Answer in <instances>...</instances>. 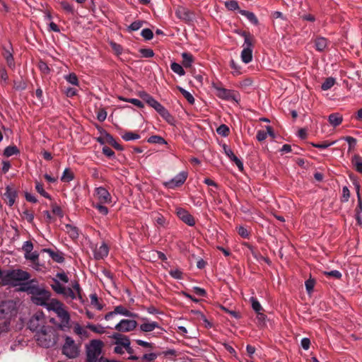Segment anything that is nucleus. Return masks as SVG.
Instances as JSON below:
<instances>
[{"label": "nucleus", "mask_w": 362, "mask_h": 362, "mask_svg": "<svg viewBox=\"0 0 362 362\" xmlns=\"http://www.w3.org/2000/svg\"><path fill=\"white\" fill-rule=\"evenodd\" d=\"M18 290L30 295L31 301L34 304L40 306L45 305L51 296L49 291L46 290L43 286H39L38 281L36 279L24 282L21 285Z\"/></svg>", "instance_id": "1"}, {"label": "nucleus", "mask_w": 362, "mask_h": 362, "mask_svg": "<svg viewBox=\"0 0 362 362\" xmlns=\"http://www.w3.org/2000/svg\"><path fill=\"white\" fill-rule=\"evenodd\" d=\"M37 344L42 348H51L56 345L58 341V333L52 326H47L34 334Z\"/></svg>", "instance_id": "2"}, {"label": "nucleus", "mask_w": 362, "mask_h": 362, "mask_svg": "<svg viewBox=\"0 0 362 362\" xmlns=\"http://www.w3.org/2000/svg\"><path fill=\"white\" fill-rule=\"evenodd\" d=\"M30 274L21 269H12L4 272L2 284L17 286L30 281Z\"/></svg>", "instance_id": "3"}, {"label": "nucleus", "mask_w": 362, "mask_h": 362, "mask_svg": "<svg viewBox=\"0 0 362 362\" xmlns=\"http://www.w3.org/2000/svg\"><path fill=\"white\" fill-rule=\"evenodd\" d=\"M103 346V342L99 339H92L86 344L87 362H99Z\"/></svg>", "instance_id": "4"}, {"label": "nucleus", "mask_w": 362, "mask_h": 362, "mask_svg": "<svg viewBox=\"0 0 362 362\" xmlns=\"http://www.w3.org/2000/svg\"><path fill=\"white\" fill-rule=\"evenodd\" d=\"M49 310H53L63 322H68L70 320L69 313L64 309L63 304L57 299H52L44 305Z\"/></svg>", "instance_id": "5"}, {"label": "nucleus", "mask_w": 362, "mask_h": 362, "mask_svg": "<svg viewBox=\"0 0 362 362\" xmlns=\"http://www.w3.org/2000/svg\"><path fill=\"white\" fill-rule=\"evenodd\" d=\"M241 35L244 37V43L241 52V60L245 64L250 63L252 59V38L245 32H243Z\"/></svg>", "instance_id": "6"}, {"label": "nucleus", "mask_w": 362, "mask_h": 362, "mask_svg": "<svg viewBox=\"0 0 362 362\" xmlns=\"http://www.w3.org/2000/svg\"><path fill=\"white\" fill-rule=\"evenodd\" d=\"M46 318L42 312L36 313L28 322V328L35 334L47 327Z\"/></svg>", "instance_id": "7"}, {"label": "nucleus", "mask_w": 362, "mask_h": 362, "mask_svg": "<svg viewBox=\"0 0 362 362\" xmlns=\"http://www.w3.org/2000/svg\"><path fill=\"white\" fill-rule=\"evenodd\" d=\"M79 351V346L74 340L71 337L66 336L62 346V353L70 358H74L78 356Z\"/></svg>", "instance_id": "8"}, {"label": "nucleus", "mask_w": 362, "mask_h": 362, "mask_svg": "<svg viewBox=\"0 0 362 362\" xmlns=\"http://www.w3.org/2000/svg\"><path fill=\"white\" fill-rule=\"evenodd\" d=\"M188 176L187 171H181L176 175L173 178L163 183L165 187L168 189H175L182 186L186 181Z\"/></svg>", "instance_id": "9"}, {"label": "nucleus", "mask_w": 362, "mask_h": 362, "mask_svg": "<svg viewBox=\"0 0 362 362\" xmlns=\"http://www.w3.org/2000/svg\"><path fill=\"white\" fill-rule=\"evenodd\" d=\"M136 325L137 322L134 320L123 319L115 325V329L118 332H127L134 330Z\"/></svg>", "instance_id": "10"}, {"label": "nucleus", "mask_w": 362, "mask_h": 362, "mask_svg": "<svg viewBox=\"0 0 362 362\" xmlns=\"http://www.w3.org/2000/svg\"><path fill=\"white\" fill-rule=\"evenodd\" d=\"M95 195L101 204H109L112 202V197L110 192L104 187H96Z\"/></svg>", "instance_id": "11"}, {"label": "nucleus", "mask_w": 362, "mask_h": 362, "mask_svg": "<svg viewBox=\"0 0 362 362\" xmlns=\"http://www.w3.org/2000/svg\"><path fill=\"white\" fill-rule=\"evenodd\" d=\"M112 338L115 339L114 352L120 355L123 354L126 351L121 344L125 342L124 339H129V337L119 333H114Z\"/></svg>", "instance_id": "12"}, {"label": "nucleus", "mask_w": 362, "mask_h": 362, "mask_svg": "<svg viewBox=\"0 0 362 362\" xmlns=\"http://www.w3.org/2000/svg\"><path fill=\"white\" fill-rule=\"evenodd\" d=\"M176 214L180 219H181L184 223H185L188 226H194L195 221L194 217L186 209L180 207L177 208Z\"/></svg>", "instance_id": "13"}, {"label": "nucleus", "mask_w": 362, "mask_h": 362, "mask_svg": "<svg viewBox=\"0 0 362 362\" xmlns=\"http://www.w3.org/2000/svg\"><path fill=\"white\" fill-rule=\"evenodd\" d=\"M153 109L168 122L170 123L171 120H173V117L169 111L158 101L153 107Z\"/></svg>", "instance_id": "14"}, {"label": "nucleus", "mask_w": 362, "mask_h": 362, "mask_svg": "<svg viewBox=\"0 0 362 362\" xmlns=\"http://www.w3.org/2000/svg\"><path fill=\"white\" fill-rule=\"evenodd\" d=\"M144 320L145 322L141 324L139 327L141 331L144 332H149L154 330L156 328L160 329V330H163L158 322L149 321L147 319H144Z\"/></svg>", "instance_id": "15"}, {"label": "nucleus", "mask_w": 362, "mask_h": 362, "mask_svg": "<svg viewBox=\"0 0 362 362\" xmlns=\"http://www.w3.org/2000/svg\"><path fill=\"white\" fill-rule=\"evenodd\" d=\"M108 246L105 243H103L100 246L95 249L94 257L95 259H102L106 257L108 255Z\"/></svg>", "instance_id": "16"}, {"label": "nucleus", "mask_w": 362, "mask_h": 362, "mask_svg": "<svg viewBox=\"0 0 362 362\" xmlns=\"http://www.w3.org/2000/svg\"><path fill=\"white\" fill-rule=\"evenodd\" d=\"M16 192L10 188L9 187H6V192L4 193V199L6 200L7 204L11 206L16 200Z\"/></svg>", "instance_id": "17"}, {"label": "nucleus", "mask_w": 362, "mask_h": 362, "mask_svg": "<svg viewBox=\"0 0 362 362\" xmlns=\"http://www.w3.org/2000/svg\"><path fill=\"white\" fill-rule=\"evenodd\" d=\"M125 342H122L123 348H125L126 352L129 354L128 359L136 360L139 358L134 354V349L131 346V342L129 339H124Z\"/></svg>", "instance_id": "18"}, {"label": "nucleus", "mask_w": 362, "mask_h": 362, "mask_svg": "<svg viewBox=\"0 0 362 362\" xmlns=\"http://www.w3.org/2000/svg\"><path fill=\"white\" fill-rule=\"evenodd\" d=\"M44 252L48 253L50 257L57 263H62L64 262V257L62 252H54L52 249H44Z\"/></svg>", "instance_id": "19"}, {"label": "nucleus", "mask_w": 362, "mask_h": 362, "mask_svg": "<svg viewBox=\"0 0 362 362\" xmlns=\"http://www.w3.org/2000/svg\"><path fill=\"white\" fill-rule=\"evenodd\" d=\"M328 121L331 125L335 127L341 124L343 118L339 113H332L329 115Z\"/></svg>", "instance_id": "20"}, {"label": "nucleus", "mask_w": 362, "mask_h": 362, "mask_svg": "<svg viewBox=\"0 0 362 362\" xmlns=\"http://www.w3.org/2000/svg\"><path fill=\"white\" fill-rule=\"evenodd\" d=\"M315 47L318 52H323L327 47V40L322 37H317L315 40Z\"/></svg>", "instance_id": "21"}, {"label": "nucleus", "mask_w": 362, "mask_h": 362, "mask_svg": "<svg viewBox=\"0 0 362 362\" xmlns=\"http://www.w3.org/2000/svg\"><path fill=\"white\" fill-rule=\"evenodd\" d=\"M239 13H240L242 16H244L247 18V19L253 25H258L259 21L256 16L254 13L246 11V10H239Z\"/></svg>", "instance_id": "22"}, {"label": "nucleus", "mask_w": 362, "mask_h": 362, "mask_svg": "<svg viewBox=\"0 0 362 362\" xmlns=\"http://www.w3.org/2000/svg\"><path fill=\"white\" fill-rule=\"evenodd\" d=\"M182 57L183 66H185V68L191 67L194 62L192 55L187 52H183L182 54Z\"/></svg>", "instance_id": "23"}, {"label": "nucleus", "mask_w": 362, "mask_h": 362, "mask_svg": "<svg viewBox=\"0 0 362 362\" xmlns=\"http://www.w3.org/2000/svg\"><path fill=\"white\" fill-rule=\"evenodd\" d=\"M215 89L218 92V96L223 99H229L231 97V92L230 90L226 89L224 88H220L216 86H214Z\"/></svg>", "instance_id": "24"}, {"label": "nucleus", "mask_w": 362, "mask_h": 362, "mask_svg": "<svg viewBox=\"0 0 362 362\" xmlns=\"http://www.w3.org/2000/svg\"><path fill=\"white\" fill-rule=\"evenodd\" d=\"M351 162L356 171L362 173V158L358 155H354Z\"/></svg>", "instance_id": "25"}, {"label": "nucleus", "mask_w": 362, "mask_h": 362, "mask_svg": "<svg viewBox=\"0 0 362 362\" xmlns=\"http://www.w3.org/2000/svg\"><path fill=\"white\" fill-rule=\"evenodd\" d=\"M175 15L182 20H187L189 18L188 11L184 7H178L175 11Z\"/></svg>", "instance_id": "26"}, {"label": "nucleus", "mask_w": 362, "mask_h": 362, "mask_svg": "<svg viewBox=\"0 0 362 362\" xmlns=\"http://www.w3.org/2000/svg\"><path fill=\"white\" fill-rule=\"evenodd\" d=\"M39 254L37 252H30V253H25V258L33 262L35 264L34 268L38 269L39 263L37 262Z\"/></svg>", "instance_id": "27"}, {"label": "nucleus", "mask_w": 362, "mask_h": 362, "mask_svg": "<svg viewBox=\"0 0 362 362\" xmlns=\"http://www.w3.org/2000/svg\"><path fill=\"white\" fill-rule=\"evenodd\" d=\"M170 68L172 71L179 75L180 76H182L185 74V71L180 64L176 62H172L170 64Z\"/></svg>", "instance_id": "28"}, {"label": "nucleus", "mask_w": 362, "mask_h": 362, "mask_svg": "<svg viewBox=\"0 0 362 362\" xmlns=\"http://www.w3.org/2000/svg\"><path fill=\"white\" fill-rule=\"evenodd\" d=\"M147 141L150 144H167V141L158 135L151 136L148 138Z\"/></svg>", "instance_id": "29"}, {"label": "nucleus", "mask_w": 362, "mask_h": 362, "mask_svg": "<svg viewBox=\"0 0 362 362\" xmlns=\"http://www.w3.org/2000/svg\"><path fill=\"white\" fill-rule=\"evenodd\" d=\"M19 153V150L16 146H7L4 151V155L6 157H10L13 155H17Z\"/></svg>", "instance_id": "30"}, {"label": "nucleus", "mask_w": 362, "mask_h": 362, "mask_svg": "<svg viewBox=\"0 0 362 362\" xmlns=\"http://www.w3.org/2000/svg\"><path fill=\"white\" fill-rule=\"evenodd\" d=\"M106 139H107V141L110 145H112L115 149H117L118 151H123L124 150L123 147L119 144H118L116 141V140L113 138V136H111L110 134H106Z\"/></svg>", "instance_id": "31"}, {"label": "nucleus", "mask_w": 362, "mask_h": 362, "mask_svg": "<svg viewBox=\"0 0 362 362\" xmlns=\"http://www.w3.org/2000/svg\"><path fill=\"white\" fill-rule=\"evenodd\" d=\"M74 174L71 171V170L69 168H66L64 170L63 174L61 177V180L63 182H69L71 181L74 179Z\"/></svg>", "instance_id": "32"}, {"label": "nucleus", "mask_w": 362, "mask_h": 362, "mask_svg": "<svg viewBox=\"0 0 362 362\" xmlns=\"http://www.w3.org/2000/svg\"><path fill=\"white\" fill-rule=\"evenodd\" d=\"M177 88L189 104L192 105L194 103V98L189 91L182 87H177Z\"/></svg>", "instance_id": "33"}, {"label": "nucleus", "mask_w": 362, "mask_h": 362, "mask_svg": "<svg viewBox=\"0 0 362 362\" xmlns=\"http://www.w3.org/2000/svg\"><path fill=\"white\" fill-rule=\"evenodd\" d=\"M4 57L5 59L6 60V62L10 67L14 66V62H13V57L12 52L10 51V49H4Z\"/></svg>", "instance_id": "34"}, {"label": "nucleus", "mask_w": 362, "mask_h": 362, "mask_svg": "<svg viewBox=\"0 0 362 362\" xmlns=\"http://www.w3.org/2000/svg\"><path fill=\"white\" fill-rule=\"evenodd\" d=\"M335 83V79L332 77H329L325 79L321 86V88L323 90H327L330 89Z\"/></svg>", "instance_id": "35"}, {"label": "nucleus", "mask_w": 362, "mask_h": 362, "mask_svg": "<svg viewBox=\"0 0 362 362\" xmlns=\"http://www.w3.org/2000/svg\"><path fill=\"white\" fill-rule=\"evenodd\" d=\"M140 137L141 136L139 134L132 132H127L124 133L123 135H122V138L126 141L136 140L140 139Z\"/></svg>", "instance_id": "36"}, {"label": "nucleus", "mask_w": 362, "mask_h": 362, "mask_svg": "<svg viewBox=\"0 0 362 362\" xmlns=\"http://www.w3.org/2000/svg\"><path fill=\"white\" fill-rule=\"evenodd\" d=\"M159 354L171 360H175L177 356V351L175 349H168L159 353Z\"/></svg>", "instance_id": "37"}, {"label": "nucleus", "mask_w": 362, "mask_h": 362, "mask_svg": "<svg viewBox=\"0 0 362 362\" xmlns=\"http://www.w3.org/2000/svg\"><path fill=\"white\" fill-rule=\"evenodd\" d=\"M54 284L51 285L52 288L57 293L62 294L64 286H63L58 279H53Z\"/></svg>", "instance_id": "38"}, {"label": "nucleus", "mask_w": 362, "mask_h": 362, "mask_svg": "<svg viewBox=\"0 0 362 362\" xmlns=\"http://www.w3.org/2000/svg\"><path fill=\"white\" fill-rule=\"evenodd\" d=\"M169 274L170 275L171 277H173L175 279L180 280L183 279L182 271L177 268L170 269L169 271Z\"/></svg>", "instance_id": "39"}, {"label": "nucleus", "mask_w": 362, "mask_h": 362, "mask_svg": "<svg viewBox=\"0 0 362 362\" xmlns=\"http://www.w3.org/2000/svg\"><path fill=\"white\" fill-rule=\"evenodd\" d=\"M35 189L42 197L47 198V199H51V197L49 196V194L47 192H45V190L44 189L43 185L42 183H40L39 182H36Z\"/></svg>", "instance_id": "40"}, {"label": "nucleus", "mask_w": 362, "mask_h": 362, "mask_svg": "<svg viewBox=\"0 0 362 362\" xmlns=\"http://www.w3.org/2000/svg\"><path fill=\"white\" fill-rule=\"evenodd\" d=\"M119 98L120 100L130 103L134 105L135 106H136V107H138L139 108L144 107L143 103L141 100H139V99H136V98H122V97H119Z\"/></svg>", "instance_id": "41"}, {"label": "nucleus", "mask_w": 362, "mask_h": 362, "mask_svg": "<svg viewBox=\"0 0 362 362\" xmlns=\"http://www.w3.org/2000/svg\"><path fill=\"white\" fill-rule=\"evenodd\" d=\"M65 298H69L71 300L76 299L77 298L76 293L74 292V291L68 287H65L64 289V292L62 294Z\"/></svg>", "instance_id": "42"}, {"label": "nucleus", "mask_w": 362, "mask_h": 362, "mask_svg": "<svg viewBox=\"0 0 362 362\" xmlns=\"http://www.w3.org/2000/svg\"><path fill=\"white\" fill-rule=\"evenodd\" d=\"M230 129L228 127L226 124H221L217 129L216 132L218 134L222 136H227L229 134Z\"/></svg>", "instance_id": "43"}, {"label": "nucleus", "mask_w": 362, "mask_h": 362, "mask_svg": "<svg viewBox=\"0 0 362 362\" xmlns=\"http://www.w3.org/2000/svg\"><path fill=\"white\" fill-rule=\"evenodd\" d=\"M64 78L69 83H71L74 86H78V80L77 76L75 74H74V73L69 74L65 76Z\"/></svg>", "instance_id": "44"}, {"label": "nucleus", "mask_w": 362, "mask_h": 362, "mask_svg": "<svg viewBox=\"0 0 362 362\" xmlns=\"http://www.w3.org/2000/svg\"><path fill=\"white\" fill-rule=\"evenodd\" d=\"M104 204H101L100 202L97 204H93V206L95 208L100 214L102 215H107L109 212L108 209L103 205Z\"/></svg>", "instance_id": "45"}, {"label": "nucleus", "mask_w": 362, "mask_h": 362, "mask_svg": "<svg viewBox=\"0 0 362 362\" xmlns=\"http://www.w3.org/2000/svg\"><path fill=\"white\" fill-rule=\"evenodd\" d=\"M159 356V353L145 354L143 355L141 359L148 362H153Z\"/></svg>", "instance_id": "46"}, {"label": "nucleus", "mask_w": 362, "mask_h": 362, "mask_svg": "<svg viewBox=\"0 0 362 362\" xmlns=\"http://www.w3.org/2000/svg\"><path fill=\"white\" fill-rule=\"evenodd\" d=\"M66 232L72 238H78V233L76 227L72 226L69 224L66 225Z\"/></svg>", "instance_id": "47"}, {"label": "nucleus", "mask_w": 362, "mask_h": 362, "mask_svg": "<svg viewBox=\"0 0 362 362\" xmlns=\"http://www.w3.org/2000/svg\"><path fill=\"white\" fill-rule=\"evenodd\" d=\"M143 21H134L131 25L128 27L127 30L129 32L132 31H136L139 30L141 26L143 25Z\"/></svg>", "instance_id": "48"}, {"label": "nucleus", "mask_w": 362, "mask_h": 362, "mask_svg": "<svg viewBox=\"0 0 362 362\" xmlns=\"http://www.w3.org/2000/svg\"><path fill=\"white\" fill-rule=\"evenodd\" d=\"M90 299L91 305H94L99 310L103 309V305L99 303L98 296L95 293L91 294Z\"/></svg>", "instance_id": "49"}, {"label": "nucleus", "mask_w": 362, "mask_h": 362, "mask_svg": "<svg viewBox=\"0 0 362 362\" xmlns=\"http://www.w3.org/2000/svg\"><path fill=\"white\" fill-rule=\"evenodd\" d=\"M225 6L230 11H235L239 9L238 3L234 0L226 1Z\"/></svg>", "instance_id": "50"}, {"label": "nucleus", "mask_w": 362, "mask_h": 362, "mask_svg": "<svg viewBox=\"0 0 362 362\" xmlns=\"http://www.w3.org/2000/svg\"><path fill=\"white\" fill-rule=\"evenodd\" d=\"M252 309L256 312H260L262 310V307L258 300L254 297L250 298Z\"/></svg>", "instance_id": "51"}, {"label": "nucleus", "mask_w": 362, "mask_h": 362, "mask_svg": "<svg viewBox=\"0 0 362 362\" xmlns=\"http://www.w3.org/2000/svg\"><path fill=\"white\" fill-rule=\"evenodd\" d=\"M62 8L68 13L74 14V8L72 4H69L67 1H62L60 3Z\"/></svg>", "instance_id": "52"}, {"label": "nucleus", "mask_w": 362, "mask_h": 362, "mask_svg": "<svg viewBox=\"0 0 362 362\" xmlns=\"http://www.w3.org/2000/svg\"><path fill=\"white\" fill-rule=\"evenodd\" d=\"M336 143H337V141H333L331 142L326 141H323L321 144H312V145L314 147L317 148L325 149V148L334 145Z\"/></svg>", "instance_id": "53"}, {"label": "nucleus", "mask_w": 362, "mask_h": 362, "mask_svg": "<svg viewBox=\"0 0 362 362\" xmlns=\"http://www.w3.org/2000/svg\"><path fill=\"white\" fill-rule=\"evenodd\" d=\"M110 45L117 55H120L122 53L123 49L119 44L111 41Z\"/></svg>", "instance_id": "54"}, {"label": "nucleus", "mask_w": 362, "mask_h": 362, "mask_svg": "<svg viewBox=\"0 0 362 362\" xmlns=\"http://www.w3.org/2000/svg\"><path fill=\"white\" fill-rule=\"evenodd\" d=\"M114 312L115 313V315L116 314H120V315H124V316H129L130 315L129 311L128 310H127L125 308H124L123 306H122V305L116 306L115 310H114Z\"/></svg>", "instance_id": "55"}, {"label": "nucleus", "mask_w": 362, "mask_h": 362, "mask_svg": "<svg viewBox=\"0 0 362 362\" xmlns=\"http://www.w3.org/2000/svg\"><path fill=\"white\" fill-rule=\"evenodd\" d=\"M141 35L146 40H150L153 37V33L152 30L149 28L143 29Z\"/></svg>", "instance_id": "56"}, {"label": "nucleus", "mask_w": 362, "mask_h": 362, "mask_svg": "<svg viewBox=\"0 0 362 362\" xmlns=\"http://www.w3.org/2000/svg\"><path fill=\"white\" fill-rule=\"evenodd\" d=\"M154 221L156 223L160 226L164 227L166 224V220L165 217L160 214H156V216L154 217Z\"/></svg>", "instance_id": "57"}, {"label": "nucleus", "mask_w": 362, "mask_h": 362, "mask_svg": "<svg viewBox=\"0 0 362 362\" xmlns=\"http://www.w3.org/2000/svg\"><path fill=\"white\" fill-rule=\"evenodd\" d=\"M141 56L145 58H151L154 56V52L152 49L147 48V49H141L139 50Z\"/></svg>", "instance_id": "58"}, {"label": "nucleus", "mask_w": 362, "mask_h": 362, "mask_svg": "<svg viewBox=\"0 0 362 362\" xmlns=\"http://www.w3.org/2000/svg\"><path fill=\"white\" fill-rule=\"evenodd\" d=\"M22 249L25 252V253H30V252H32V250H33V243L30 240L24 242Z\"/></svg>", "instance_id": "59"}, {"label": "nucleus", "mask_w": 362, "mask_h": 362, "mask_svg": "<svg viewBox=\"0 0 362 362\" xmlns=\"http://www.w3.org/2000/svg\"><path fill=\"white\" fill-rule=\"evenodd\" d=\"M52 211L54 214L59 216V218H62L64 216V213L61 207L56 204L52 206Z\"/></svg>", "instance_id": "60"}, {"label": "nucleus", "mask_w": 362, "mask_h": 362, "mask_svg": "<svg viewBox=\"0 0 362 362\" xmlns=\"http://www.w3.org/2000/svg\"><path fill=\"white\" fill-rule=\"evenodd\" d=\"M350 197V192L349 188L346 186L343 187L342 188V197L341 201L343 202H346Z\"/></svg>", "instance_id": "61"}, {"label": "nucleus", "mask_w": 362, "mask_h": 362, "mask_svg": "<svg viewBox=\"0 0 362 362\" xmlns=\"http://www.w3.org/2000/svg\"><path fill=\"white\" fill-rule=\"evenodd\" d=\"M342 139L345 140L349 144V150L351 149L352 148H354L355 146L356 145V139L354 137L346 136L344 137Z\"/></svg>", "instance_id": "62"}, {"label": "nucleus", "mask_w": 362, "mask_h": 362, "mask_svg": "<svg viewBox=\"0 0 362 362\" xmlns=\"http://www.w3.org/2000/svg\"><path fill=\"white\" fill-rule=\"evenodd\" d=\"M14 88L16 90H24L26 88V83L23 80L14 81Z\"/></svg>", "instance_id": "63"}, {"label": "nucleus", "mask_w": 362, "mask_h": 362, "mask_svg": "<svg viewBox=\"0 0 362 362\" xmlns=\"http://www.w3.org/2000/svg\"><path fill=\"white\" fill-rule=\"evenodd\" d=\"M238 234L244 238H247L249 237V232L247 229L243 226H239L238 228Z\"/></svg>", "instance_id": "64"}]
</instances>
